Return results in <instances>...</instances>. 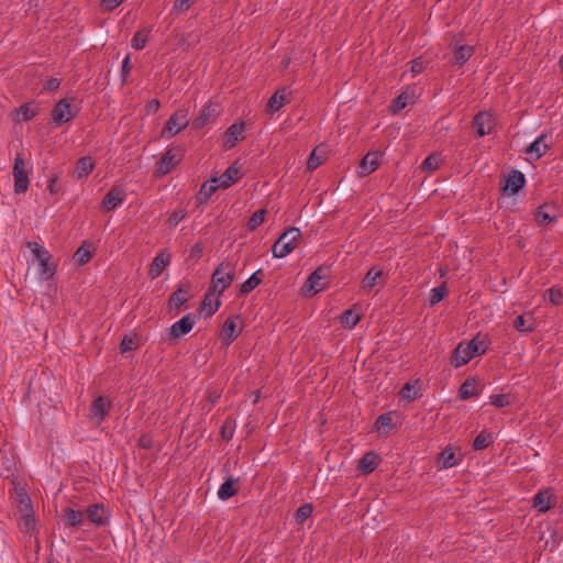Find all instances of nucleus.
Returning a JSON list of instances; mask_svg holds the SVG:
<instances>
[{"instance_id":"obj_27","label":"nucleus","mask_w":563,"mask_h":563,"mask_svg":"<svg viewBox=\"0 0 563 563\" xmlns=\"http://www.w3.org/2000/svg\"><path fill=\"white\" fill-rule=\"evenodd\" d=\"M190 284L186 283L181 285L176 291H174L169 298L170 308L179 309L189 299Z\"/></svg>"},{"instance_id":"obj_52","label":"nucleus","mask_w":563,"mask_h":563,"mask_svg":"<svg viewBox=\"0 0 563 563\" xmlns=\"http://www.w3.org/2000/svg\"><path fill=\"white\" fill-rule=\"evenodd\" d=\"M136 347L135 338L130 335H124L120 343L121 353L130 352Z\"/></svg>"},{"instance_id":"obj_47","label":"nucleus","mask_w":563,"mask_h":563,"mask_svg":"<svg viewBox=\"0 0 563 563\" xmlns=\"http://www.w3.org/2000/svg\"><path fill=\"white\" fill-rule=\"evenodd\" d=\"M490 402L496 408H504V407L510 406L512 400H511L510 395L499 394V395H493L490 397Z\"/></svg>"},{"instance_id":"obj_61","label":"nucleus","mask_w":563,"mask_h":563,"mask_svg":"<svg viewBox=\"0 0 563 563\" xmlns=\"http://www.w3.org/2000/svg\"><path fill=\"white\" fill-rule=\"evenodd\" d=\"M423 68H424V64L422 60H420V59L412 60L411 67H410L411 73L420 74L423 70Z\"/></svg>"},{"instance_id":"obj_6","label":"nucleus","mask_w":563,"mask_h":563,"mask_svg":"<svg viewBox=\"0 0 563 563\" xmlns=\"http://www.w3.org/2000/svg\"><path fill=\"white\" fill-rule=\"evenodd\" d=\"M73 101L74 99L63 98L52 109L51 117L56 125L67 123L76 117L78 110L71 106Z\"/></svg>"},{"instance_id":"obj_12","label":"nucleus","mask_w":563,"mask_h":563,"mask_svg":"<svg viewBox=\"0 0 563 563\" xmlns=\"http://www.w3.org/2000/svg\"><path fill=\"white\" fill-rule=\"evenodd\" d=\"M85 514L89 522L98 527H104L109 523V515L103 504H93L88 506Z\"/></svg>"},{"instance_id":"obj_22","label":"nucleus","mask_w":563,"mask_h":563,"mask_svg":"<svg viewBox=\"0 0 563 563\" xmlns=\"http://www.w3.org/2000/svg\"><path fill=\"white\" fill-rule=\"evenodd\" d=\"M178 163L179 158L172 150H169L156 163V173L159 176H164L168 174Z\"/></svg>"},{"instance_id":"obj_23","label":"nucleus","mask_w":563,"mask_h":563,"mask_svg":"<svg viewBox=\"0 0 563 563\" xmlns=\"http://www.w3.org/2000/svg\"><path fill=\"white\" fill-rule=\"evenodd\" d=\"M554 210H555V206H553V205L544 203V205L539 206L536 210V221L540 225H545V224L555 222L558 217L554 212H552Z\"/></svg>"},{"instance_id":"obj_17","label":"nucleus","mask_w":563,"mask_h":563,"mask_svg":"<svg viewBox=\"0 0 563 563\" xmlns=\"http://www.w3.org/2000/svg\"><path fill=\"white\" fill-rule=\"evenodd\" d=\"M195 324V317L190 313L184 316L180 320L170 327L169 335L172 339H178L191 331Z\"/></svg>"},{"instance_id":"obj_41","label":"nucleus","mask_w":563,"mask_h":563,"mask_svg":"<svg viewBox=\"0 0 563 563\" xmlns=\"http://www.w3.org/2000/svg\"><path fill=\"white\" fill-rule=\"evenodd\" d=\"M91 257H92V253L89 250V247H87L86 243L82 244L81 246H79L74 255V258L78 265H84V264L88 263Z\"/></svg>"},{"instance_id":"obj_50","label":"nucleus","mask_w":563,"mask_h":563,"mask_svg":"<svg viewBox=\"0 0 563 563\" xmlns=\"http://www.w3.org/2000/svg\"><path fill=\"white\" fill-rule=\"evenodd\" d=\"M312 506L310 504H305L302 506H300L297 510H296V519L299 521V522H303L305 520H307L311 514H312Z\"/></svg>"},{"instance_id":"obj_21","label":"nucleus","mask_w":563,"mask_h":563,"mask_svg":"<svg viewBox=\"0 0 563 563\" xmlns=\"http://www.w3.org/2000/svg\"><path fill=\"white\" fill-rule=\"evenodd\" d=\"M290 102V92L286 88L278 89L267 102V111L277 112L285 104Z\"/></svg>"},{"instance_id":"obj_42","label":"nucleus","mask_w":563,"mask_h":563,"mask_svg":"<svg viewBox=\"0 0 563 563\" xmlns=\"http://www.w3.org/2000/svg\"><path fill=\"white\" fill-rule=\"evenodd\" d=\"M514 328L520 332H532L534 330L533 321L527 320L525 316H518L514 321Z\"/></svg>"},{"instance_id":"obj_46","label":"nucleus","mask_w":563,"mask_h":563,"mask_svg":"<svg viewBox=\"0 0 563 563\" xmlns=\"http://www.w3.org/2000/svg\"><path fill=\"white\" fill-rule=\"evenodd\" d=\"M324 161L322 155L318 154V148H314L307 159V169L314 170L317 169Z\"/></svg>"},{"instance_id":"obj_59","label":"nucleus","mask_w":563,"mask_h":563,"mask_svg":"<svg viewBox=\"0 0 563 563\" xmlns=\"http://www.w3.org/2000/svg\"><path fill=\"white\" fill-rule=\"evenodd\" d=\"M124 0H101V8L104 11H112L118 8Z\"/></svg>"},{"instance_id":"obj_57","label":"nucleus","mask_w":563,"mask_h":563,"mask_svg":"<svg viewBox=\"0 0 563 563\" xmlns=\"http://www.w3.org/2000/svg\"><path fill=\"white\" fill-rule=\"evenodd\" d=\"M185 217H186V212L184 210H178V211L173 212L167 220L168 225L176 227L180 221L184 220Z\"/></svg>"},{"instance_id":"obj_19","label":"nucleus","mask_w":563,"mask_h":563,"mask_svg":"<svg viewBox=\"0 0 563 563\" xmlns=\"http://www.w3.org/2000/svg\"><path fill=\"white\" fill-rule=\"evenodd\" d=\"M244 122L234 123L228 128L224 134V147L228 150L235 146L236 142L244 139Z\"/></svg>"},{"instance_id":"obj_38","label":"nucleus","mask_w":563,"mask_h":563,"mask_svg":"<svg viewBox=\"0 0 563 563\" xmlns=\"http://www.w3.org/2000/svg\"><path fill=\"white\" fill-rule=\"evenodd\" d=\"M490 443H493V435L490 432H487L486 430H483L479 432V434L474 439L473 448L475 450H484L486 449Z\"/></svg>"},{"instance_id":"obj_4","label":"nucleus","mask_w":563,"mask_h":563,"mask_svg":"<svg viewBox=\"0 0 563 563\" xmlns=\"http://www.w3.org/2000/svg\"><path fill=\"white\" fill-rule=\"evenodd\" d=\"M235 276V265L229 261H224L214 269L211 278V289L222 295L223 291L231 285Z\"/></svg>"},{"instance_id":"obj_16","label":"nucleus","mask_w":563,"mask_h":563,"mask_svg":"<svg viewBox=\"0 0 563 563\" xmlns=\"http://www.w3.org/2000/svg\"><path fill=\"white\" fill-rule=\"evenodd\" d=\"M526 184L525 175L519 170H511L505 178L503 190L516 195Z\"/></svg>"},{"instance_id":"obj_31","label":"nucleus","mask_w":563,"mask_h":563,"mask_svg":"<svg viewBox=\"0 0 563 563\" xmlns=\"http://www.w3.org/2000/svg\"><path fill=\"white\" fill-rule=\"evenodd\" d=\"M263 274L264 273L262 269H258L255 273H253L249 279L241 284L240 294L245 296L253 291L262 283L261 276H263Z\"/></svg>"},{"instance_id":"obj_40","label":"nucleus","mask_w":563,"mask_h":563,"mask_svg":"<svg viewBox=\"0 0 563 563\" xmlns=\"http://www.w3.org/2000/svg\"><path fill=\"white\" fill-rule=\"evenodd\" d=\"M446 292H448V289H446L445 283L441 284L438 287L432 288L430 291V297H429L430 306H434V305L439 303L445 297Z\"/></svg>"},{"instance_id":"obj_55","label":"nucleus","mask_w":563,"mask_h":563,"mask_svg":"<svg viewBox=\"0 0 563 563\" xmlns=\"http://www.w3.org/2000/svg\"><path fill=\"white\" fill-rule=\"evenodd\" d=\"M549 300L553 305H561L563 300V292L560 288L551 287L549 289Z\"/></svg>"},{"instance_id":"obj_54","label":"nucleus","mask_w":563,"mask_h":563,"mask_svg":"<svg viewBox=\"0 0 563 563\" xmlns=\"http://www.w3.org/2000/svg\"><path fill=\"white\" fill-rule=\"evenodd\" d=\"M439 164L440 158L437 155H430L423 161L422 168L433 172L439 168Z\"/></svg>"},{"instance_id":"obj_25","label":"nucleus","mask_w":563,"mask_h":563,"mask_svg":"<svg viewBox=\"0 0 563 563\" xmlns=\"http://www.w3.org/2000/svg\"><path fill=\"white\" fill-rule=\"evenodd\" d=\"M383 276V271L378 267L373 266L369 268V271L366 273L364 278L361 282L362 289L366 291H371L376 285L383 284L380 280Z\"/></svg>"},{"instance_id":"obj_2","label":"nucleus","mask_w":563,"mask_h":563,"mask_svg":"<svg viewBox=\"0 0 563 563\" xmlns=\"http://www.w3.org/2000/svg\"><path fill=\"white\" fill-rule=\"evenodd\" d=\"M26 247L32 252L40 265L38 274L42 280L51 279L56 273L51 253L37 242H27Z\"/></svg>"},{"instance_id":"obj_51","label":"nucleus","mask_w":563,"mask_h":563,"mask_svg":"<svg viewBox=\"0 0 563 563\" xmlns=\"http://www.w3.org/2000/svg\"><path fill=\"white\" fill-rule=\"evenodd\" d=\"M375 427L377 430L382 429V428H390L393 427V416H391V412H386V413H383L380 415L376 422H375Z\"/></svg>"},{"instance_id":"obj_64","label":"nucleus","mask_w":563,"mask_h":563,"mask_svg":"<svg viewBox=\"0 0 563 563\" xmlns=\"http://www.w3.org/2000/svg\"><path fill=\"white\" fill-rule=\"evenodd\" d=\"M55 184H56V177L52 178L51 181H49V185H48V190L54 194L57 191L56 187H55Z\"/></svg>"},{"instance_id":"obj_11","label":"nucleus","mask_w":563,"mask_h":563,"mask_svg":"<svg viewBox=\"0 0 563 563\" xmlns=\"http://www.w3.org/2000/svg\"><path fill=\"white\" fill-rule=\"evenodd\" d=\"M219 114V107L210 102L201 109L200 114L192 121V128L195 130L202 129L213 122Z\"/></svg>"},{"instance_id":"obj_24","label":"nucleus","mask_w":563,"mask_h":563,"mask_svg":"<svg viewBox=\"0 0 563 563\" xmlns=\"http://www.w3.org/2000/svg\"><path fill=\"white\" fill-rule=\"evenodd\" d=\"M26 501L24 507L21 508V517L19 526L24 532H31L35 528V519L33 515V510L30 506V499L26 497Z\"/></svg>"},{"instance_id":"obj_5","label":"nucleus","mask_w":563,"mask_h":563,"mask_svg":"<svg viewBox=\"0 0 563 563\" xmlns=\"http://www.w3.org/2000/svg\"><path fill=\"white\" fill-rule=\"evenodd\" d=\"M330 277L329 266H319L314 269L305 283L303 289L309 296L316 295L323 290L325 287V280Z\"/></svg>"},{"instance_id":"obj_60","label":"nucleus","mask_w":563,"mask_h":563,"mask_svg":"<svg viewBox=\"0 0 563 563\" xmlns=\"http://www.w3.org/2000/svg\"><path fill=\"white\" fill-rule=\"evenodd\" d=\"M130 71H131L130 56L128 55V56H125V58L122 62L121 75H122V80L123 81L126 80L128 75L130 74Z\"/></svg>"},{"instance_id":"obj_7","label":"nucleus","mask_w":563,"mask_h":563,"mask_svg":"<svg viewBox=\"0 0 563 563\" xmlns=\"http://www.w3.org/2000/svg\"><path fill=\"white\" fill-rule=\"evenodd\" d=\"M189 124L188 110L180 109L174 112L166 121L163 130L162 137L168 139L174 136Z\"/></svg>"},{"instance_id":"obj_28","label":"nucleus","mask_w":563,"mask_h":563,"mask_svg":"<svg viewBox=\"0 0 563 563\" xmlns=\"http://www.w3.org/2000/svg\"><path fill=\"white\" fill-rule=\"evenodd\" d=\"M169 262H170L169 255H165V253H158L154 257V260L151 264V267L148 271L150 277L152 279L157 278L163 273L165 267L169 264Z\"/></svg>"},{"instance_id":"obj_20","label":"nucleus","mask_w":563,"mask_h":563,"mask_svg":"<svg viewBox=\"0 0 563 563\" xmlns=\"http://www.w3.org/2000/svg\"><path fill=\"white\" fill-rule=\"evenodd\" d=\"M238 318L236 316L229 317L223 323L220 338L225 345H230L240 334L235 323Z\"/></svg>"},{"instance_id":"obj_37","label":"nucleus","mask_w":563,"mask_h":563,"mask_svg":"<svg viewBox=\"0 0 563 563\" xmlns=\"http://www.w3.org/2000/svg\"><path fill=\"white\" fill-rule=\"evenodd\" d=\"M478 393V384L475 379H466L460 387L459 396L466 400Z\"/></svg>"},{"instance_id":"obj_45","label":"nucleus","mask_w":563,"mask_h":563,"mask_svg":"<svg viewBox=\"0 0 563 563\" xmlns=\"http://www.w3.org/2000/svg\"><path fill=\"white\" fill-rule=\"evenodd\" d=\"M440 461L442 463V466L448 468L452 467L456 464L455 454L451 449H444L440 454Z\"/></svg>"},{"instance_id":"obj_13","label":"nucleus","mask_w":563,"mask_h":563,"mask_svg":"<svg viewBox=\"0 0 563 563\" xmlns=\"http://www.w3.org/2000/svg\"><path fill=\"white\" fill-rule=\"evenodd\" d=\"M380 164L379 152H368L360 162L358 176L365 177L377 169Z\"/></svg>"},{"instance_id":"obj_58","label":"nucleus","mask_w":563,"mask_h":563,"mask_svg":"<svg viewBox=\"0 0 563 563\" xmlns=\"http://www.w3.org/2000/svg\"><path fill=\"white\" fill-rule=\"evenodd\" d=\"M202 252H203V246L201 243H196L191 250H190V253H189V260L194 261V262H198L201 256H202Z\"/></svg>"},{"instance_id":"obj_62","label":"nucleus","mask_w":563,"mask_h":563,"mask_svg":"<svg viewBox=\"0 0 563 563\" xmlns=\"http://www.w3.org/2000/svg\"><path fill=\"white\" fill-rule=\"evenodd\" d=\"M59 85H60V80L59 79L51 78L44 85V89L53 91V90H56L59 87Z\"/></svg>"},{"instance_id":"obj_63","label":"nucleus","mask_w":563,"mask_h":563,"mask_svg":"<svg viewBox=\"0 0 563 563\" xmlns=\"http://www.w3.org/2000/svg\"><path fill=\"white\" fill-rule=\"evenodd\" d=\"M159 101L157 99H152L146 103L147 113H155L159 109Z\"/></svg>"},{"instance_id":"obj_44","label":"nucleus","mask_w":563,"mask_h":563,"mask_svg":"<svg viewBox=\"0 0 563 563\" xmlns=\"http://www.w3.org/2000/svg\"><path fill=\"white\" fill-rule=\"evenodd\" d=\"M265 216H266V210L265 209H260L257 211H255L249 222H247V229L250 231H254L256 228H258L265 220Z\"/></svg>"},{"instance_id":"obj_30","label":"nucleus","mask_w":563,"mask_h":563,"mask_svg":"<svg viewBox=\"0 0 563 563\" xmlns=\"http://www.w3.org/2000/svg\"><path fill=\"white\" fill-rule=\"evenodd\" d=\"M63 516L66 525L69 527H80L84 523L85 512L81 510H75L71 507H65L63 509Z\"/></svg>"},{"instance_id":"obj_26","label":"nucleus","mask_w":563,"mask_h":563,"mask_svg":"<svg viewBox=\"0 0 563 563\" xmlns=\"http://www.w3.org/2000/svg\"><path fill=\"white\" fill-rule=\"evenodd\" d=\"M238 479L233 476L228 477L218 490V497L221 500H227L239 493Z\"/></svg>"},{"instance_id":"obj_9","label":"nucleus","mask_w":563,"mask_h":563,"mask_svg":"<svg viewBox=\"0 0 563 563\" xmlns=\"http://www.w3.org/2000/svg\"><path fill=\"white\" fill-rule=\"evenodd\" d=\"M110 408L111 401L107 397H97L93 399L90 407V419L93 420L96 424H100L108 416Z\"/></svg>"},{"instance_id":"obj_18","label":"nucleus","mask_w":563,"mask_h":563,"mask_svg":"<svg viewBox=\"0 0 563 563\" xmlns=\"http://www.w3.org/2000/svg\"><path fill=\"white\" fill-rule=\"evenodd\" d=\"M555 501V496L551 494L550 489L540 490L532 499V506L541 514L547 512L552 508Z\"/></svg>"},{"instance_id":"obj_35","label":"nucleus","mask_w":563,"mask_h":563,"mask_svg":"<svg viewBox=\"0 0 563 563\" xmlns=\"http://www.w3.org/2000/svg\"><path fill=\"white\" fill-rule=\"evenodd\" d=\"M220 188L218 183L206 181L201 185L198 195L196 196V200L198 203H205L209 200V198Z\"/></svg>"},{"instance_id":"obj_1","label":"nucleus","mask_w":563,"mask_h":563,"mask_svg":"<svg viewBox=\"0 0 563 563\" xmlns=\"http://www.w3.org/2000/svg\"><path fill=\"white\" fill-rule=\"evenodd\" d=\"M486 352V344L479 336H475L466 344L460 343L452 353L451 364L454 367H460L468 363L475 355H481Z\"/></svg>"},{"instance_id":"obj_34","label":"nucleus","mask_w":563,"mask_h":563,"mask_svg":"<svg viewBox=\"0 0 563 563\" xmlns=\"http://www.w3.org/2000/svg\"><path fill=\"white\" fill-rule=\"evenodd\" d=\"M545 135H540L534 142H532L526 150V153L531 157L539 159L548 150V145L543 143Z\"/></svg>"},{"instance_id":"obj_15","label":"nucleus","mask_w":563,"mask_h":563,"mask_svg":"<svg viewBox=\"0 0 563 563\" xmlns=\"http://www.w3.org/2000/svg\"><path fill=\"white\" fill-rule=\"evenodd\" d=\"M241 178L240 168L236 163L232 164L220 177L211 178V183H218L220 188H229Z\"/></svg>"},{"instance_id":"obj_33","label":"nucleus","mask_w":563,"mask_h":563,"mask_svg":"<svg viewBox=\"0 0 563 563\" xmlns=\"http://www.w3.org/2000/svg\"><path fill=\"white\" fill-rule=\"evenodd\" d=\"M376 459L377 455L374 452L365 453L358 462V471L363 474L372 473L377 466Z\"/></svg>"},{"instance_id":"obj_36","label":"nucleus","mask_w":563,"mask_h":563,"mask_svg":"<svg viewBox=\"0 0 563 563\" xmlns=\"http://www.w3.org/2000/svg\"><path fill=\"white\" fill-rule=\"evenodd\" d=\"M474 47L470 45H457L454 49V63L462 66L473 55Z\"/></svg>"},{"instance_id":"obj_49","label":"nucleus","mask_w":563,"mask_h":563,"mask_svg":"<svg viewBox=\"0 0 563 563\" xmlns=\"http://www.w3.org/2000/svg\"><path fill=\"white\" fill-rule=\"evenodd\" d=\"M408 102V96L406 93H400L398 97H396L391 102V111L394 113L400 112Z\"/></svg>"},{"instance_id":"obj_3","label":"nucleus","mask_w":563,"mask_h":563,"mask_svg":"<svg viewBox=\"0 0 563 563\" xmlns=\"http://www.w3.org/2000/svg\"><path fill=\"white\" fill-rule=\"evenodd\" d=\"M301 232L298 228L291 227L287 229L274 243L272 247L273 256L283 258L291 253L299 243Z\"/></svg>"},{"instance_id":"obj_10","label":"nucleus","mask_w":563,"mask_h":563,"mask_svg":"<svg viewBox=\"0 0 563 563\" xmlns=\"http://www.w3.org/2000/svg\"><path fill=\"white\" fill-rule=\"evenodd\" d=\"M473 126L478 137L490 134L495 126L494 117L489 112H478L473 119Z\"/></svg>"},{"instance_id":"obj_48","label":"nucleus","mask_w":563,"mask_h":563,"mask_svg":"<svg viewBox=\"0 0 563 563\" xmlns=\"http://www.w3.org/2000/svg\"><path fill=\"white\" fill-rule=\"evenodd\" d=\"M36 110L29 104H23L18 109V117L20 120L29 121L36 115Z\"/></svg>"},{"instance_id":"obj_8","label":"nucleus","mask_w":563,"mask_h":563,"mask_svg":"<svg viewBox=\"0 0 563 563\" xmlns=\"http://www.w3.org/2000/svg\"><path fill=\"white\" fill-rule=\"evenodd\" d=\"M13 178L14 192L18 195L24 194L29 188L30 180L25 168V162L20 154H18L14 158Z\"/></svg>"},{"instance_id":"obj_39","label":"nucleus","mask_w":563,"mask_h":563,"mask_svg":"<svg viewBox=\"0 0 563 563\" xmlns=\"http://www.w3.org/2000/svg\"><path fill=\"white\" fill-rule=\"evenodd\" d=\"M148 34H150V30H140L137 31L134 35H133V38H132V47L134 49H142L145 47L146 45V42L148 40Z\"/></svg>"},{"instance_id":"obj_53","label":"nucleus","mask_w":563,"mask_h":563,"mask_svg":"<svg viewBox=\"0 0 563 563\" xmlns=\"http://www.w3.org/2000/svg\"><path fill=\"white\" fill-rule=\"evenodd\" d=\"M195 0H174L173 12L181 13L194 4Z\"/></svg>"},{"instance_id":"obj_29","label":"nucleus","mask_w":563,"mask_h":563,"mask_svg":"<svg viewBox=\"0 0 563 563\" xmlns=\"http://www.w3.org/2000/svg\"><path fill=\"white\" fill-rule=\"evenodd\" d=\"M95 167V162L90 156H84L76 163L74 176L77 179L86 178Z\"/></svg>"},{"instance_id":"obj_14","label":"nucleus","mask_w":563,"mask_h":563,"mask_svg":"<svg viewBox=\"0 0 563 563\" xmlns=\"http://www.w3.org/2000/svg\"><path fill=\"white\" fill-rule=\"evenodd\" d=\"M125 199V191L118 186H113L104 196L102 200V209L110 211L117 208Z\"/></svg>"},{"instance_id":"obj_43","label":"nucleus","mask_w":563,"mask_h":563,"mask_svg":"<svg viewBox=\"0 0 563 563\" xmlns=\"http://www.w3.org/2000/svg\"><path fill=\"white\" fill-rule=\"evenodd\" d=\"M360 321V316L355 313L353 310L347 309L341 316V323L345 328H354Z\"/></svg>"},{"instance_id":"obj_56","label":"nucleus","mask_w":563,"mask_h":563,"mask_svg":"<svg viewBox=\"0 0 563 563\" xmlns=\"http://www.w3.org/2000/svg\"><path fill=\"white\" fill-rule=\"evenodd\" d=\"M400 395L404 399L413 400L417 397V390L409 383H406L400 390Z\"/></svg>"},{"instance_id":"obj_32","label":"nucleus","mask_w":563,"mask_h":563,"mask_svg":"<svg viewBox=\"0 0 563 563\" xmlns=\"http://www.w3.org/2000/svg\"><path fill=\"white\" fill-rule=\"evenodd\" d=\"M211 288L208 294H206L203 300L200 303V310L206 311V317H211L220 307V300L216 298L214 300L212 297L214 294L211 292Z\"/></svg>"}]
</instances>
